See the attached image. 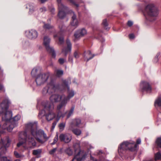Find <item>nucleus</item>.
Wrapping results in <instances>:
<instances>
[{
    "mask_svg": "<svg viewBox=\"0 0 161 161\" xmlns=\"http://www.w3.org/2000/svg\"><path fill=\"white\" fill-rule=\"evenodd\" d=\"M25 131L21 132L19 135V142L17 146L19 147L27 141L29 143L33 146H36V142L33 137H37V136H42L44 131L41 129L37 130L36 123H29L25 126Z\"/></svg>",
    "mask_w": 161,
    "mask_h": 161,
    "instance_id": "f257e3e1",
    "label": "nucleus"
},
{
    "mask_svg": "<svg viewBox=\"0 0 161 161\" xmlns=\"http://www.w3.org/2000/svg\"><path fill=\"white\" fill-rule=\"evenodd\" d=\"M63 84H55L53 80H51L42 89V92L43 96H48L52 94L57 90L62 91L64 90L66 87L68 89L69 84H70V79L62 80Z\"/></svg>",
    "mask_w": 161,
    "mask_h": 161,
    "instance_id": "f03ea898",
    "label": "nucleus"
},
{
    "mask_svg": "<svg viewBox=\"0 0 161 161\" xmlns=\"http://www.w3.org/2000/svg\"><path fill=\"white\" fill-rule=\"evenodd\" d=\"M42 105L43 109L40 111L38 115V117L41 119L44 116L46 117L47 121L52 120L55 118L56 115L53 112L54 109V105L48 101H44L42 102Z\"/></svg>",
    "mask_w": 161,
    "mask_h": 161,
    "instance_id": "7ed1b4c3",
    "label": "nucleus"
},
{
    "mask_svg": "<svg viewBox=\"0 0 161 161\" xmlns=\"http://www.w3.org/2000/svg\"><path fill=\"white\" fill-rule=\"evenodd\" d=\"M11 102L8 97H6L0 104V114L2 115L3 124L5 121L6 123L12 117V112L8 110L9 105Z\"/></svg>",
    "mask_w": 161,
    "mask_h": 161,
    "instance_id": "20e7f679",
    "label": "nucleus"
},
{
    "mask_svg": "<svg viewBox=\"0 0 161 161\" xmlns=\"http://www.w3.org/2000/svg\"><path fill=\"white\" fill-rule=\"evenodd\" d=\"M11 118L12 117L8 120L7 123H6V121H5L2 127L0 124V134L3 133L4 132L3 130L5 129H7L8 131L11 132L14 127L17 126L18 121L21 118L20 115L18 114L13 118Z\"/></svg>",
    "mask_w": 161,
    "mask_h": 161,
    "instance_id": "39448f33",
    "label": "nucleus"
},
{
    "mask_svg": "<svg viewBox=\"0 0 161 161\" xmlns=\"http://www.w3.org/2000/svg\"><path fill=\"white\" fill-rule=\"evenodd\" d=\"M137 146V144L133 141L124 142L119 147L118 152L119 155L122 156L127 150H129L131 151L136 150Z\"/></svg>",
    "mask_w": 161,
    "mask_h": 161,
    "instance_id": "423d86ee",
    "label": "nucleus"
},
{
    "mask_svg": "<svg viewBox=\"0 0 161 161\" xmlns=\"http://www.w3.org/2000/svg\"><path fill=\"white\" fill-rule=\"evenodd\" d=\"M64 96L63 94L59 95L55 94L52 95L49 97V100L51 103H57L60 102V103L57 105V109L58 110L61 109L62 108L65 109V105L64 103Z\"/></svg>",
    "mask_w": 161,
    "mask_h": 161,
    "instance_id": "0eeeda50",
    "label": "nucleus"
},
{
    "mask_svg": "<svg viewBox=\"0 0 161 161\" xmlns=\"http://www.w3.org/2000/svg\"><path fill=\"white\" fill-rule=\"evenodd\" d=\"M146 13L147 15L146 16V19L150 21H153L156 19L158 15V11L153 4H149L145 8Z\"/></svg>",
    "mask_w": 161,
    "mask_h": 161,
    "instance_id": "6e6552de",
    "label": "nucleus"
},
{
    "mask_svg": "<svg viewBox=\"0 0 161 161\" xmlns=\"http://www.w3.org/2000/svg\"><path fill=\"white\" fill-rule=\"evenodd\" d=\"M49 76L48 73L40 74L36 76L35 79L36 86L40 87L43 85L47 81Z\"/></svg>",
    "mask_w": 161,
    "mask_h": 161,
    "instance_id": "1a4fd4ad",
    "label": "nucleus"
},
{
    "mask_svg": "<svg viewBox=\"0 0 161 161\" xmlns=\"http://www.w3.org/2000/svg\"><path fill=\"white\" fill-rule=\"evenodd\" d=\"M51 40L48 36H45L43 38V44L48 52L51 53L52 57L55 58L56 54L54 49L50 46Z\"/></svg>",
    "mask_w": 161,
    "mask_h": 161,
    "instance_id": "9d476101",
    "label": "nucleus"
},
{
    "mask_svg": "<svg viewBox=\"0 0 161 161\" xmlns=\"http://www.w3.org/2000/svg\"><path fill=\"white\" fill-rule=\"evenodd\" d=\"M56 0L58 3L59 10L58 16L59 18L63 19L65 17L66 12L68 10V8L61 3V0Z\"/></svg>",
    "mask_w": 161,
    "mask_h": 161,
    "instance_id": "9b49d317",
    "label": "nucleus"
},
{
    "mask_svg": "<svg viewBox=\"0 0 161 161\" xmlns=\"http://www.w3.org/2000/svg\"><path fill=\"white\" fill-rule=\"evenodd\" d=\"M72 136L69 133H62L59 136V139L61 141L65 143L69 142L72 139Z\"/></svg>",
    "mask_w": 161,
    "mask_h": 161,
    "instance_id": "f8f14e48",
    "label": "nucleus"
},
{
    "mask_svg": "<svg viewBox=\"0 0 161 161\" xmlns=\"http://www.w3.org/2000/svg\"><path fill=\"white\" fill-rule=\"evenodd\" d=\"M140 88L143 92L150 93L151 92L152 88L150 85L147 82L142 81L140 85Z\"/></svg>",
    "mask_w": 161,
    "mask_h": 161,
    "instance_id": "ddd939ff",
    "label": "nucleus"
},
{
    "mask_svg": "<svg viewBox=\"0 0 161 161\" xmlns=\"http://www.w3.org/2000/svg\"><path fill=\"white\" fill-rule=\"evenodd\" d=\"M67 96H66L64 94L63 95L64 96V103H65V106H66L68 102L69 101L71 98L74 95V91L72 90H70L69 87H68L67 89Z\"/></svg>",
    "mask_w": 161,
    "mask_h": 161,
    "instance_id": "4468645a",
    "label": "nucleus"
},
{
    "mask_svg": "<svg viewBox=\"0 0 161 161\" xmlns=\"http://www.w3.org/2000/svg\"><path fill=\"white\" fill-rule=\"evenodd\" d=\"M26 36L30 39H35L38 36L37 32L35 30H31L26 31L25 33Z\"/></svg>",
    "mask_w": 161,
    "mask_h": 161,
    "instance_id": "2eb2a0df",
    "label": "nucleus"
},
{
    "mask_svg": "<svg viewBox=\"0 0 161 161\" xmlns=\"http://www.w3.org/2000/svg\"><path fill=\"white\" fill-rule=\"evenodd\" d=\"M26 8L29 9V14L30 15H35L37 10L36 6L33 3H29L26 5Z\"/></svg>",
    "mask_w": 161,
    "mask_h": 161,
    "instance_id": "dca6fc26",
    "label": "nucleus"
},
{
    "mask_svg": "<svg viewBox=\"0 0 161 161\" xmlns=\"http://www.w3.org/2000/svg\"><path fill=\"white\" fill-rule=\"evenodd\" d=\"M75 154V156L72 161H81L82 160L85 158L86 155V153H83L81 151Z\"/></svg>",
    "mask_w": 161,
    "mask_h": 161,
    "instance_id": "f3484780",
    "label": "nucleus"
},
{
    "mask_svg": "<svg viewBox=\"0 0 161 161\" xmlns=\"http://www.w3.org/2000/svg\"><path fill=\"white\" fill-rule=\"evenodd\" d=\"M67 47L64 48L62 50V52L65 53L66 55L68 52H70L71 50L72 44L70 40L67 39L66 41Z\"/></svg>",
    "mask_w": 161,
    "mask_h": 161,
    "instance_id": "a211bd4d",
    "label": "nucleus"
},
{
    "mask_svg": "<svg viewBox=\"0 0 161 161\" xmlns=\"http://www.w3.org/2000/svg\"><path fill=\"white\" fill-rule=\"evenodd\" d=\"M86 33V30L82 28L78 30L75 34L74 36L77 39L84 36Z\"/></svg>",
    "mask_w": 161,
    "mask_h": 161,
    "instance_id": "6ab92c4d",
    "label": "nucleus"
},
{
    "mask_svg": "<svg viewBox=\"0 0 161 161\" xmlns=\"http://www.w3.org/2000/svg\"><path fill=\"white\" fill-rule=\"evenodd\" d=\"M71 14L72 15V21L71 22V24L72 26L74 27L75 28L78 26V22L76 19V16L74 12L71 11Z\"/></svg>",
    "mask_w": 161,
    "mask_h": 161,
    "instance_id": "aec40b11",
    "label": "nucleus"
},
{
    "mask_svg": "<svg viewBox=\"0 0 161 161\" xmlns=\"http://www.w3.org/2000/svg\"><path fill=\"white\" fill-rule=\"evenodd\" d=\"M41 68L39 67H37L33 69L31 72V75L32 77L36 78V76L41 74L40 73Z\"/></svg>",
    "mask_w": 161,
    "mask_h": 161,
    "instance_id": "412c9836",
    "label": "nucleus"
},
{
    "mask_svg": "<svg viewBox=\"0 0 161 161\" xmlns=\"http://www.w3.org/2000/svg\"><path fill=\"white\" fill-rule=\"evenodd\" d=\"M84 58L85 60L87 61H88L89 60L92 59L95 56L94 54H92L90 51H88L85 52L84 54Z\"/></svg>",
    "mask_w": 161,
    "mask_h": 161,
    "instance_id": "4be33fe9",
    "label": "nucleus"
},
{
    "mask_svg": "<svg viewBox=\"0 0 161 161\" xmlns=\"http://www.w3.org/2000/svg\"><path fill=\"white\" fill-rule=\"evenodd\" d=\"M73 147L74 148L75 153H79L80 151L82 152L83 153H85L83 150H81L80 149V143L77 142L73 144Z\"/></svg>",
    "mask_w": 161,
    "mask_h": 161,
    "instance_id": "5701e85b",
    "label": "nucleus"
},
{
    "mask_svg": "<svg viewBox=\"0 0 161 161\" xmlns=\"http://www.w3.org/2000/svg\"><path fill=\"white\" fill-rule=\"evenodd\" d=\"M154 106L157 108L158 107L161 108V97H158L155 99Z\"/></svg>",
    "mask_w": 161,
    "mask_h": 161,
    "instance_id": "b1692460",
    "label": "nucleus"
},
{
    "mask_svg": "<svg viewBox=\"0 0 161 161\" xmlns=\"http://www.w3.org/2000/svg\"><path fill=\"white\" fill-rule=\"evenodd\" d=\"M54 73L57 76L59 77L63 75L64 71L61 69H56L55 70Z\"/></svg>",
    "mask_w": 161,
    "mask_h": 161,
    "instance_id": "393cba45",
    "label": "nucleus"
},
{
    "mask_svg": "<svg viewBox=\"0 0 161 161\" xmlns=\"http://www.w3.org/2000/svg\"><path fill=\"white\" fill-rule=\"evenodd\" d=\"M58 113L57 115V121H58L61 117H64L65 116L64 114H63L60 110H58L57 108Z\"/></svg>",
    "mask_w": 161,
    "mask_h": 161,
    "instance_id": "a878e982",
    "label": "nucleus"
},
{
    "mask_svg": "<svg viewBox=\"0 0 161 161\" xmlns=\"http://www.w3.org/2000/svg\"><path fill=\"white\" fill-rule=\"evenodd\" d=\"M11 140L8 137H7L4 141V146L5 147H8L10 145Z\"/></svg>",
    "mask_w": 161,
    "mask_h": 161,
    "instance_id": "bb28decb",
    "label": "nucleus"
},
{
    "mask_svg": "<svg viewBox=\"0 0 161 161\" xmlns=\"http://www.w3.org/2000/svg\"><path fill=\"white\" fill-rule=\"evenodd\" d=\"M81 121L79 119H75L73 121V125H75L77 127H78L79 125L81 123Z\"/></svg>",
    "mask_w": 161,
    "mask_h": 161,
    "instance_id": "cd10ccee",
    "label": "nucleus"
},
{
    "mask_svg": "<svg viewBox=\"0 0 161 161\" xmlns=\"http://www.w3.org/2000/svg\"><path fill=\"white\" fill-rule=\"evenodd\" d=\"M66 125L65 122H63L60 123L58 125V127L60 131H62L64 129Z\"/></svg>",
    "mask_w": 161,
    "mask_h": 161,
    "instance_id": "c85d7f7f",
    "label": "nucleus"
},
{
    "mask_svg": "<svg viewBox=\"0 0 161 161\" xmlns=\"http://www.w3.org/2000/svg\"><path fill=\"white\" fill-rule=\"evenodd\" d=\"M64 152L69 156H71L73 153L72 149L70 147L66 148L64 150Z\"/></svg>",
    "mask_w": 161,
    "mask_h": 161,
    "instance_id": "c756f323",
    "label": "nucleus"
},
{
    "mask_svg": "<svg viewBox=\"0 0 161 161\" xmlns=\"http://www.w3.org/2000/svg\"><path fill=\"white\" fill-rule=\"evenodd\" d=\"M73 133L77 136H79L81 133V131L80 130L78 129H75L72 130Z\"/></svg>",
    "mask_w": 161,
    "mask_h": 161,
    "instance_id": "7c9ffc66",
    "label": "nucleus"
},
{
    "mask_svg": "<svg viewBox=\"0 0 161 161\" xmlns=\"http://www.w3.org/2000/svg\"><path fill=\"white\" fill-rule=\"evenodd\" d=\"M42 150L41 149H37L34 150L33 151V154L36 156L40 155L42 153Z\"/></svg>",
    "mask_w": 161,
    "mask_h": 161,
    "instance_id": "2f4dec72",
    "label": "nucleus"
},
{
    "mask_svg": "<svg viewBox=\"0 0 161 161\" xmlns=\"http://www.w3.org/2000/svg\"><path fill=\"white\" fill-rule=\"evenodd\" d=\"M74 109V107H72L69 112V113L67 115V119L69 118L73 114Z\"/></svg>",
    "mask_w": 161,
    "mask_h": 161,
    "instance_id": "473e14b6",
    "label": "nucleus"
},
{
    "mask_svg": "<svg viewBox=\"0 0 161 161\" xmlns=\"http://www.w3.org/2000/svg\"><path fill=\"white\" fill-rule=\"evenodd\" d=\"M155 160H161V153L160 152H158L155 154Z\"/></svg>",
    "mask_w": 161,
    "mask_h": 161,
    "instance_id": "72a5a7b5",
    "label": "nucleus"
},
{
    "mask_svg": "<svg viewBox=\"0 0 161 161\" xmlns=\"http://www.w3.org/2000/svg\"><path fill=\"white\" fill-rule=\"evenodd\" d=\"M43 27L46 30H49L50 29H53V26L49 24H44L43 25Z\"/></svg>",
    "mask_w": 161,
    "mask_h": 161,
    "instance_id": "f704fd0d",
    "label": "nucleus"
},
{
    "mask_svg": "<svg viewBox=\"0 0 161 161\" xmlns=\"http://www.w3.org/2000/svg\"><path fill=\"white\" fill-rule=\"evenodd\" d=\"M156 143L158 146L161 148V137H159L157 138Z\"/></svg>",
    "mask_w": 161,
    "mask_h": 161,
    "instance_id": "c9c22d12",
    "label": "nucleus"
},
{
    "mask_svg": "<svg viewBox=\"0 0 161 161\" xmlns=\"http://www.w3.org/2000/svg\"><path fill=\"white\" fill-rule=\"evenodd\" d=\"M102 24L105 27V29L106 30L109 29V28L106 27L108 25V24L106 19H104L103 20Z\"/></svg>",
    "mask_w": 161,
    "mask_h": 161,
    "instance_id": "e433bc0d",
    "label": "nucleus"
},
{
    "mask_svg": "<svg viewBox=\"0 0 161 161\" xmlns=\"http://www.w3.org/2000/svg\"><path fill=\"white\" fill-rule=\"evenodd\" d=\"M58 61L60 64H63L64 63L66 62V59L61 58L58 59Z\"/></svg>",
    "mask_w": 161,
    "mask_h": 161,
    "instance_id": "4c0bfd02",
    "label": "nucleus"
},
{
    "mask_svg": "<svg viewBox=\"0 0 161 161\" xmlns=\"http://www.w3.org/2000/svg\"><path fill=\"white\" fill-rule=\"evenodd\" d=\"M58 135L57 134L53 139V142H52V143H51V144L52 145H53L55 144L57 142V141H58Z\"/></svg>",
    "mask_w": 161,
    "mask_h": 161,
    "instance_id": "58836bf2",
    "label": "nucleus"
},
{
    "mask_svg": "<svg viewBox=\"0 0 161 161\" xmlns=\"http://www.w3.org/2000/svg\"><path fill=\"white\" fill-rule=\"evenodd\" d=\"M80 53L77 51H75L74 53V56L76 58H78L79 57Z\"/></svg>",
    "mask_w": 161,
    "mask_h": 161,
    "instance_id": "ea45409f",
    "label": "nucleus"
},
{
    "mask_svg": "<svg viewBox=\"0 0 161 161\" xmlns=\"http://www.w3.org/2000/svg\"><path fill=\"white\" fill-rule=\"evenodd\" d=\"M57 149V148H53L49 152V154L51 155L53 154L54 153L56 152Z\"/></svg>",
    "mask_w": 161,
    "mask_h": 161,
    "instance_id": "a19ab883",
    "label": "nucleus"
},
{
    "mask_svg": "<svg viewBox=\"0 0 161 161\" xmlns=\"http://www.w3.org/2000/svg\"><path fill=\"white\" fill-rule=\"evenodd\" d=\"M14 154L17 158H19L21 157V155L19 154L17 151H14Z\"/></svg>",
    "mask_w": 161,
    "mask_h": 161,
    "instance_id": "79ce46f5",
    "label": "nucleus"
},
{
    "mask_svg": "<svg viewBox=\"0 0 161 161\" xmlns=\"http://www.w3.org/2000/svg\"><path fill=\"white\" fill-rule=\"evenodd\" d=\"M42 136H43L44 139L45 140V141H47L49 138V137L47 136V135L44 132Z\"/></svg>",
    "mask_w": 161,
    "mask_h": 161,
    "instance_id": "37998d69",
    "label": "nucleus"
},
{
    "mask_svg": "<svg viewBox=\"0 0 161 161\" xmlns=\"http://www.w3.org/2000/svg\"><path fill=\"white\" fill-rule=\"evenodd\" d=\"M46 11V8L45 7H42L39 9V11L40 12H44Z\"/></svg>",
    "mask_w": 161,
    "mask_h": 161,
    "instance_id": "c03bdc74",
    "label": "nucleus"
},
{
    "mask_svg": "<svg viewBox=\"0 0 161 161\" xmlns=\"http://www.w3.org/2000/svg\"><path fill=\"white\" fill-rule=\"evenodd\" d=\"M36 140H37V141L43 144L46 141H43L42 139L38 138V137H36Z\"/></svg>",
    "mask_w": 161,
    "mask_h": 161,
    "instance_id": "a18cd8bd",
    "label": "nucleus"
},
{
    "mask_svg": "<svg viewBox=\"0 0 161 161\" xmlns=\"http://www.w3.org/2000/svg\"><path fill=\"white\" fill-rule=\"evenodd\" d=\"M59 41L60 44H62L64 42V38L63 37H59Z\"/></svg>",
    "mask_w": 161,
    "mask_h": 161,
    "instance_id": "49530a36",
    "label": "nucleus"
},
{
    "mask_svg": "<svg viewBox=\"0 0 161 161\" xmlns=\"http://www.w3.org/2000/svg\"><path fill=\"white\" fill-rule=\"evenodd\" d=\"M50 11L52 14H54L55 13V9L53 7H51L49 8Z\"/></svg>",
    "mask_w": 161,
    "mask_h": 161,
    "instance_id": "de8ad7c7",
    "label": "nucleus"
},
{
    "mask_svg": "<svg viewBox=\"0 0 161 161\" xmlns=\"http://www.w3.org/2000/svg\"><path fill=\"white\" fill-rule=\"evenodd\" d=\"M70 2L71 3H73V4H74L75 5L77 8H78L79 6V5L78 4H76L75 2L73 0H70Z\"/></svg>",
    "mask_w": 161,
    "mask_h": 161,
    "instance_id": "09e8293b",
    "label": "nucleus"
},
{
    "mask_svg": "<svg viewBox=\"0 0 161 161\" xmlns=\"http://www.w3.org/2000/svg\"><path fill=\"white\" fill-rule=\"evenodd\" d=\"M1 161H10L6 157H3L1 158Z\"/></svg>",
    "mask_w": 161,
    "mask_h": 161,
    "instance_id": "8fccbe9b",
    "label": "nucleus"
},
{
    "mask_svg": "<svg viewBox=\"0 0 161 161\" xmlns=\"http://www.w3.org/2000/svg\"><path fill=\"white\" fill-rule=\"evenodd\" d=\"M133 22L131 21H129L128 22L127 25L129 26H131L133 25Z\"/></svg>",
    "mask_w": 161,
    "mask_h": 161,
    "instance_id": "3c124183",
    "label": "nucleus"
},
{
    "mask_svg": "<svg viewBox=\"0 0 161 161\" xmlns=\"http://www.w3.org/2000/svg\"><path fill=\"white\" fill-rule=\"evenodd\" d=\"M129 37L130 39H133L135 37V36L133 34H131L129 35Z\"/></svg>",
    "mask_w": 161,
    "mask_h": 161,
    "instance_id": "603ef678",
    "label": "nucleus"
},
{
    "mask_svg": "<svg viewBox=\"0 0 161 161\" xmlns=\"http://www.w3.org/2000/svg\"><path fill=\"white\" fill-rule=\"evenodd\" d=\"M57 121L54 122L53 123L52 127L53 129H54V128H55V127L57 124Z\"/></svg>",
    "mask_w": 161,
    "mask_h": 161,
    "instance_id": "864d4df0",
    "label": "nucleus"
},
{
    "mask_svg": "<svg viewBox=\"0 0 161 161\" xmlns=\"http://www.w3.org/2000/svg\"><path fill=\"white\" fill-rule=\"evenodd\" d=\"M97 38L100 41H102V42H104L105 41V39L101 36H99Z\"/></svg>",
    "mask_w": 161,
    "mask_h": 161,
    "instance_id": "5fc2aeb1",
    "label": "nucleus"
},
{
    "mask_svg": "<svg viewBox=\"0 0 161 161\" xmlns=\"http://www.w3.org/2000/svg\"><path fill=\"white\" fill-rule=\"evenodd\" d=\"M69 61L70 62L72 63H73V60L72 58V57L71 56H69Z\"/></svg>",
    "mask_w": 161,
    "mask_h": 161,
    "instance_id": "6e6d98bb",
    "label": "nucleus"
},
{
    "mask_svg": "<svg viewBox=\"0 0 161 161\" xmlns=\"http://www.w3.org/2000/svg\"><path fill=\"white\" fill-rule=\"evenodd\" d=\"M90 158H91V160H92V161H97V159L96 158H94L92 156H91Z\"/></svg>",
    "mask_w": 161,
    "mask_h": 161,
    "instance_id": "4d7b16f0",
    "label": "nucleus"
},
{
    "mask_svg": "<svg viewBox=\"0 0 161 161\" xmlns=\"http://www.w3.org/2000/svg\"><path fill=\"white\" fill-rule=\"evenodd\" d=\"M141 143V140L140 138L136 140V143L137 144H139Z\"/></svg>",
    "mask_w": 161,
    "mask_h": 161,
    "instance_id": "13d9d810",
    "label": "nucleus"
},
{
    "mask_svg": "<svg viewBox=\"0 0 161 161\" xmlns=\"http://www.w3.org/2000/svg\"><path fill=\"white\" fill-rule=\"evenodd\" d=\"M97 155H100L101 154H102L103 153V152L101 150L98 151V152H97Z\"/></svg>",
    "mask_w": 161,
    "mask_h": 161,
    "instance_id": "bf43d9fd",
    "label": "nucleus"
},
{
    "mask_svg": "<svg viewBox=\"0 0 161 161\" xmlns=\"http://www.w3.org/2000/svg\"><path fill=\"white\" fill-rule=\"evenodd\" d=\"M158 58L157 57V56H156L155 58H154V61L155 62H157L158 61Z\"/></svg>",
    "mask_w": 161,
    "mask_h": 161,
    "instance_id": "052dcab7",
    "label": "nucleus"
},
{
    "mask_svg": "<svg viewBox=\"0 0 161 161\" xmlns=\"http://www.w3.org/2000/svg\"><path fill=\"white\" fill-rule=\"evenodd\" d=\"M47 0H40V1L42 3H44L47 1Z\"/></svg>",
    "mask_w": 161,
    "mask_h": 161,
    "instance_id": "680f3d73",
    "label": "nucleus"
},
{
    "mask_svg": "<svg viewBox=\"0 0 161 161\" xmlns=\"http://www.w3.org/2000/svg\"><path fill=\"white\" fill-rule=\"evenodd\" d=\"M63 26L62 27H61L60 26H59V27L60 29V32H62L63 31V30H62V28H63Z\"/></svg>",
    "mask_w": 161,
    "mask_h": 161,
    "instance_id": "e2e57ef3",
    "label": "nucleus"
},
{
    "mask_svg": "<svg viewBox=\"0 0 161 161\" xmlns=\"http://www.w3.org/2000/svg\"><path fill=\"white\" fill-rule=\"evenodd\" d=\"M3 145L2 143L0 142V149L2 147Z\"/></svg>",
    "mask_w": 161,
    "mask_h": 161,
    "instance_id": "0e129e2a",
    "label": "nucleus"
},
{
    "mask_svg": "<svg viewBox=\"0 0 161 161\" xmlns=\"http://www.w3.org/2000/svg\"><path fill=\"white\" fill-rule=\"evenodd\" d=\"M160 55V53H158L156 55V56H157V57L158 58V56L159 55Z\"/></svg>",
    "mask_w": 161,
    "mask_h": 161,
    "instance_id": "69168bd1",
    "label": "nucleus"
},
{
    "mask_svg": "<svg viewBox=\"0 0 161 161\" xmlns=\"http://www.w3.org/2000/svg\"><path fill=\"white\" fill-rule=\"evenodd\" d=\"M73 82L74 83H76V80L75 79H74L73 80Z\"/></svg>",
    "mask_w": 161,
    "mask_h": 161,
    "instance_id": "338daca9",
    "label": "nucleus"
},
{
    "mask_svg": "<svg viewBox=\"0 0 161 161\" xmlns=\"http://www.w3.org/2000/svg\"><path fill=\"white\" fill-rule=\"evenodd\" d=\"M14 161H20L19 159H16V160H15Z\"/></svg>",
    "mask_w": 161,
    "mask_h": 161,
    "instance_id": "774afa93",
    "label": "nucleus"
}]
</instances>
